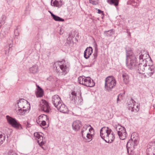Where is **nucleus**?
I'll return each instance as SVG.
<instances>
[{
    "label": "nucleus",
    "mask_w": 155,
    "mask_h": 155,
    "mask_svg": "<svg viewBox=\"0 0 155 155\" xmlns=\"http://www.w3.org/2000/svg\"><path fill=\"white\" fill-rule=\"evenodd\" d=\"M89 2L90 3L93 5H96L98 3V0H89Z\"/></svg>",
    "instance_id": "f704fd0d"
},
{
    "label": "nucleus",
    "mask_w": 155,
    "mask_h": 155,
    "mask_svg": "<svg viewBox=\"0 0 155 155\" xmlns=\"http://www.w3.org/2000/svg\"><path fill=\"white\" fill-rule=\"evenodd\" d=\"M133 145L134 147L135 148V147L136 146L137 144H138V141L137 140H136V139H134V140H133Z\"/></svg>",
    "instance_id": "58836bf2"
},
{
    "label": "nucleus",
    "mask_w": 155,
    "mask_h": 155,
    "mask_svg": "<svg viewBox=\"0 0 155 155\" xmlns=\"http://www.w3.org/2000/svg\"><path fill=\"white\" fill-rule=\"evenodd\" d=\"M108 127H102L100 130V135L101 138L104 140L106 139V136H107L109 130H110Z\"/></svg>",
    "instance_id": "f8f14e48"
},
{
    "label": "nucleus",
    "mask_w": 155,
    "mask_h": 155,
    "mask_svg": "<svg viewBox=\"0 0 155 155\" xmlns=\"http://www.w3.org/2000/svg\"><path fill=\"white\" fill-rule=\"evenodd\" d=\"M8 155H17V154L14 151L12 150H10L8 153Z\"/></svg>",
    "instance_id": "4c0bfd02"
},
{
    "label": "nucleus",
    "mask_w": 155,
    "mask_h": 155,
    "mask_svg": "<svg viewBox=\"0 0 155 155\" xmlns=\"http://www.w3.org/2000/svg\"><path fill=\"white\" fill-rule=\"evenodd\" d=\"M6 118L8 123L12 127L17 129L21 130L22 129L21 125L14 118L8 115L6 116Z\"/></svg>",
    "instance_id": "423d86ee"
},
{
    "label": "nucleus",
    "mask_w": 155,
    "mask_h": 155,
    "mask_svg": "<svg viewBox=\"0 0 155 155\" xmlns=\"http://www.w3.org/2000/svg\"><path fill=\"white\" fill-rule=\"evenodd\" d=\"M114 134L113 132L110 129L109 130V132L107 136H106L104 141L108 143H111L114 140Z\"/></svg>",
    "instance_id": "9d476101"
},
{
    "label": "nucleus",
    "mask_w": 155,
    "mask_h": 155,
    "mask_svg": "<svg viewBox=\"0 0 155 155\" xmlns=\"http://www.w3.org/2000/svg\"><path fill=\"white\" fill-rule=\"evenodd\" d=\"M93 52V49L90 47H87L85 50L84 53V57L86 59H88Z\"/></svg>",
    "instance_id": "4468645a"
},
{
    "label": "nucleus",
    "mask_w": 155,
    "mask_h": 155,
    "mask_svg": "<svg viewBox=\"0 0 155 155\" xmlns=\"http://www.w3.org/2000/svg\"><path fill=\"white\" fill-rule=\"evenodd\" d=\"M8 4H9L12 3L13 1V0H6Z\"/></svg>",
    "instance_id": "49530a36"
},
{
    "label": "nucleus",
    "mask_w": 155,
    "mask_h": 155,
    "mask_svg": "<svg viewBox=\"0 0 155 155\" xmlns=\"http://www.w3.org/2000/svg\"><path fill=\"white\" fill-rule=\"evenodd\" d=\"M29 71L30 73L35 74L37 73L38 71V65L36 64L33 65L32 67L29 68Z\"/></svg>",
    "instance_id": "6ab92c4d"
},
{
    "label": "nucleus",
    "mask_w": 155,
    "mask_h": 155,
    "mask_svg": "<svg viewBox=\"0 0 155 155\" xmlns=\"http://www.w3.org/2000/svg\"><path fill=\"white\" fill-rule=\"evenodd\" d=\"M126 65L130 69L134 68L136 65V57L132 50H126Z\"/></svg>",
    "instance_id": "f257e3e1"
},
{
    "label": "nucleus",
    "mask_w": 155,
    "mask_h": 155,
    "mask_svg": "<svg viewBox=\"0 0 155 155\" xmlns=\"http://www.w3.org/2000/svg\"><path fill=\"white\" fill-rule=\"evenodd\" d=\"M93 130H94V129L92 127H91V128H90L89 130V131L90 132H91V131H93Z\"/></svg>",
    "instance_id": "3c124183"
},
{
    "label": "nucleus",
    "mask_w": 155,
    "mask_h": 155,
    "mask_svg": "<svg viewBox=\"0 0 155 155\" xmlns=\"http://www.w3.org/2000/svg\"><path fill=\"white\" fill-rule=\"evenodd\" d=\"M53 1V0H51V4H52V2Z\"/></svg>",
    "instance_id": "4d7b16f0"
},
{
    "label": "nucleus",
    "mask_w": 155,
    "mask_h": 155,
    "mask_svg": "<svg viewBox=\"0 0 155 155\" xmlns=\"http://www.w3.org/2000/svg\"><path fill=\"white\" fill-rule=\"evenodd\" d=\"M12 44H10L9 45V48H11L12 46Z\"/></svg>",
    "instance_id": "864d4df0"
},
{
    "label": "nucleus",
    "mask_w": 155,
    "mask_h": 155,
    "mask_svg": "<svg viewBox=\"0 0 155 155\" xmlns=\"http://www.w3.org/2000/svg\"><path fill=\"white\" fill-rule=\"evenodd\" d=\"M144 54H141L139 57L140 63L138 66V71L139 73L143 74L145 70V67H147L146 60Z\"/></svg>",
    "instance_id": "39448f33"
},
{
    "label": "nucleus",
    "mask_w": 155,
    "mask_h": 155,
    "mask_svg": "<svg viewBox=\"0 0 155 155\" xmlns=\"http://www.w3.org/2000/svg\"><path fill=\"white\" fill-rule=\"evenodd\" d=\"M116 82L112 76L107 77L105 79V87L106 90L109 91L112 90L116 85Z\"/></svg>",
    "instance_id": "f03ea898"
},
{
    "label": "nucleus",
    "mask_w": 155,
    "mask_h": 155,
    "mask_svg": "<svg viewBox=\"0 0 155 155\" xmlns=\"http://www.w3.org/2000/svg\"><path fill=\"white\" fill-rule=\"evenodd\" d=\"M135 109H134V111H135L137 112L138 111L139 109V106L137 105L135 106Z\"/></svg>",
    "instance_id": "37998d69"
},
{
    "label": "nucleus",
    "mask_w": 155,
    "mask_h": 155,
    "mask_svg": "<svg viewBox=\"0 0 155 155\" xmlns=\"http://www.w3.org/2000/svg\"><path fill=\"white\" fill-rule=\"evenodd\" d=\"M96 10H100V9H98L97 8H96Z\"/></svg>",
    "instance_id": "13d9d810"
},
{
    "label": "nucleus",
    "mask_w": 155,
    "mask_h": 155,
    "mask_svg": "<svg viewBox=\"0 0 155 155\" xmlns=\"http://www.w3.org/2000/svg\"><path fill=\"white\" fill-rule=\"evenodd\" d=\"M37 89L38 91H41L43 90L39 86L37 85Z\"/></svg>",
    "instance_id": "8fccbe9b"
},
{
    "label": "nucleus",
    "mask_w": 155,
    "mask_h": 155,
    "mask_svg": "<svg viewBox=\"0 0 155 155\" xmlns=\"http://www.w3.org/2000/svg\"><path fill=\"white\" fill-rule=\"evenodd\" d=\"M70 99L72 101H75L76 99H77V97L76 96H71L70 95Z\"/></svg>",
    "instance_id": "a19ab883"
},
{
    "label": "nucleus",
    "mask_w": 155,
    "mask_h": 155,
    "mask_svg": "<svg viewBox=\"0 0 155 155\" xmlns=\"http://www.w3.org/2000/svg\"><path fill=\"white\" fill-rule=\"evenodd\" d=\"M31 124L28 122H27V124H26V127H31Z\"/></svg>",
    "instance_id": "de8ad7c7"
},
{
    "label": "nucleus",
    "mask_w": 155,
    "mask_h": 155,
    "mask_svg": "<svg viewBox=\"0 0 155 155\" xmlns=\"http://www.w3.org/2000/svg\"><path fill=\"white\" fill-rule=\"evenodd\" d=\"M82 126L81 123L79 120L74 121L72 124V127L74 130H78Z\"/></svg>",
    "instance_id": "2eb2a0df"
},
{
    "label": "nucleus",
    "mask_w": 155,
    "mask_h": 155,
    "mask_svg": "<svg viewBox=\"0 0 155 155\" xmlns=\"http://www.w3.org/2000/svg\"><path fill=\"white\" fill-rule=\"evenodd\" d=\"M6 19V17L4 15H2V20L0 22V27L1 26L4 25L5 23V20Z\"/></svg>",
    "instance_id": "2f4dec72"
},
{
    "label": "nucleus",
    "mask_w": 155,
    "mask_h": 155,
    "mask_svg": "<svg viewBox=\"0 0 155 155\" xmlns=\"http://www.w3.org/2000/svg\"><path fill=\"white\" fill-rule=\"evenodd\" d=\"M123 81L125 84H127L129 82V76L126 73H123L122 74Z\"/></svg>",
    "instance_id": "5701e85b"
},
{
    "label": "nucleus",
    "mask_w": 155,
    "mask_h": 155,
    "mask_svg": "<svg viewBox=\"0 0 155 155\" xmlns=\"http://www.w3.org/2000/svg\"><path fill=\"white\" fill-rule=\"evenodd\" d=\"M38 143L40 146H43L44 144V143L43 141H41L40 143H39V140H38Z\"/></svg>",
    "instance_id": "c03bdc74"
},
{
    "label": "nucleus",
    "mask_w": 155,
    "mask_h": 155,
    "mask_svg": "<svg viewBox=\"0 0 155 155\" xmlns=\"http://www.w3.org/2000/svg\"><path fill=\"white\" fill-rule=\"evenodd\" d=\"M34 136L37 137L38 139H40V140H41V138L42 139L43 137L42 136H41L38 133H34Z\"/></svg>",
    "instance_id": "72a5a7b5"
},
{
    "label": "nucleus",
    "mask_w": 155,
    "mask_h": 155,
    "mask_svg": "<svg viewBox=\"0 0 155 155\" xmlns=\"http://www.w3.org/2000/svg\"><path fill=\"white\" fill-rule=\"evenodd\" d=\"M87 127L86 126H84L83 128L82 129L81 131L82 136V137H83L84 139H85V137H84V132L87 131Z\"/></svg>",
    "instance_id": "7c9ffc66"
},
{
    "label": "nucleus",
    "mask_w": 155,
    "mask_h": 155,
    "mask_svg": "<svg viewBox=\"0 0 155 155\" xmlns=\"http://www.w3.org/2000/svg\"><path fill=\"white\" fill-rule=\"evenodd\" d=\"M148 69L147 72V76L146 75H145V77H149L151 76L155 72L154 68L153 66L148 65Z\"/></svg>",
    "instance_id": "dca6fc26"
},
{
    "label": "nucleus",
    "mask_w": 155,
    "mask_h": 155,
    "mask_svg": "<svg viewBox=\"0 0 155 155\" xmlns=\"http://www.w3.org/2000/svg\"><path fill=\"white\" fill-rule=\"evenodd\" d=\"M127 152L128 154H131V153L133 152V150L134 148V147H127Z\"/></svg>",
    "instance_id": "c9c22d12"
},
{
    "label": "nucleus",
    "mask_w": 155,
    "mask_h": 155,
    "mask_svg": "<svg viewBox=\"0 0 155 155\" xmlns=\"http://www.w3.org/2000/svg\"><path fill=\"white\" fill-rule=\"evenodd\" d=\"M41 147L44 150H45V149L42 146H41Z\"/></svg>",
    "instance_id": "5fc2aeb1"
},
{
    "label": "nucleus",
    "mask_w": 155,
    "mask_h": 155,
    "mask_svg": "<svg viewBox=\"0 0 155 155\" xmlns=\"http://www.w3.org/2000/svg\"><path fill=\"white\" fill-rule=\"evenodd\" d=\"M5 135L3 133L0 132V145L2 144L5 141Z\"/></svg>",
    "instance_id": "a878e982"
},
{
    "label": "nucleus",
    "mask_w": 155,
    "mask_h": 155,
    "mask_svg": "<svg viewBox=\"0 0 155 155\" xmlns=\"http://www.w3.org/2000/svg\"><path fill=\"white\" fill-rule=\"evenodd\" d=\"M17 104L18 108H23L27 110H30V104L27 101L24 99H20L18 101Z\"/></svg>",
    "instance_id": "6e6552de"
},
{
    "label": "nucleus",
    "mask_w": 155,
    "mask_h": 155,
    "mask_svg": "<svg viewBox=\"0 0 155 155\" xmlns=\"http://www.w3.org/2000/svg\"><path fill=\"white\" fill-rule=\"evenodd\" d=\"M97 56V50L93 54V58L91 62L94 64L96 61V58Z\"/></svg>",
    "instance_id": "cd10ccee"
},
{
    "label": "nucleus",
    "mask_w": 155,
    "mask_h": 155,
    "mask_svg": "<svg viewBox=\"0 0 155 155\" xmlns=\"http://www.w3.org/2000/svg\"><path fill=\"white\" fill-rule=\"evenodd\" d=\"M54 6L60 7L63 4V2L61 0H54L52 3ZM52 5V4H51Z\"/></svg>",
    "instance_id": "4be33fe9"
},
{
    "label": "nucleus",
    "mask_w": 155,
    "mask_h": 155,
    "mask_svg": "<svg viewBox=\"0 0 155 155\" xmlns=\"http://www.w3.org/2000/svg\"><path fill=\"white\" fill-rule=\"evenodd\" d=\"M115 127L120 139L122 140L125 139L127 137L125 128L119 124L116 125Z\"/></svg>",
    "instance_id": "0eeeda50"
},
{
    "label": "nucleus",
    "mask_w": 155,
    "mask_h": 155,
    "mask_svg": "<svg viewBox=\"0 0 155 155\" xmlns=\"http://www.w3.org/2000/svg\"><path fill=\"white\" fill-rule=\"evenodd\" d=\"M2 71V70L0 69V78H1L2 77V75L1 74V72Z\"/></svg>",
    "instance_id": "603ef678"
},
{
    "label": "nucleus",
    "mask_w": 155,
    "mask_h": 155,
    "mask_svg": "<svg viewBox=\"0 0 155 155\" xmlns=\"http://www.w3.org/2000/svg\"><path fill=\"white\" fill-rule=\"evenodd\" d=\"M14 34L15 36H17L19 35V33L17 29H16L14 30Z\"/></svg>",
    "instance_id": "79ce46f5"
},
{
    "label": "nucleus",
    "mask_w": 155,
    "mask_h": 155,
    "mask_svg": "<svg viewBox=\"0 0 155 155\" xmlns=\"http://www.w3.org/2000/svg\"><path fill=\"white\" fill-rule=\"evenodd\" d=\"M36 95L37 97H41L43 95V90L38 91L36 93Z\"/></svg>",
    "instance_id": "c756f323"
},
{
    "label": "nucleus",
    "mask_w": 155,
    "mask_h": 155,
    "mask_svg": "<svg viewBox=\"0 0 155 155\" xmlns=\"http://www.w3.org/2000/svg\"><path fill=\"white\" fill-rule=\"evenodd\" d=\"M71 96H76V94L75 91H73L71 92Z\"/></svg>",
    "instance_id": "a18cd8bd"
},
{
    "label": "nucleus",
    "mask_w": 155,
    "mask_h": 155,
    "mask_svg": "<svg viewBox=\"0 0 155 155\" xmlns=\"http://www.w3.org/2000/svg\"><path fill=\"white\" fill-rule=\"evenodd\" d=\"M124 96V94H120L118 95L117 99V103L118 101H121L123 98Z\"/></svg>",
    "instance_id": "473e14b6"
},
{
    "label": "nucleus",
    "mask_w": 155,
    "mask_h": 155,
    "mask_svg": "<svg viewBox=\"0 0 155 155\" xmlns=\"http://www.w3.org/2000/svg\"><path fill=\"white\" fill-rule=\"evenodd\" d=\"M93 137H94V135L93 134H91L90 133H87L86 135L87 139L85 138L84 139V141L86 142H89L92 140Z\"/></svg>",
    "instance_id": "b1692460"
},
{
    "label": "nucleus",
    "mask_w": 155,
    "mask_h": 155,
    "mask_svg": "<svg viewBox=\"0 0 155 155\" xmlns=\"http://www.w3.org/2000/svg\"><path fill=\"white\" fill-rule=\"evenodd\" d=\"M87 131H86V132H84V134H87Z\"/></svg>",
    "instance_id": "6e6d98bb"
},
{
    "label": "nucleus",
    "mask_w": 155,
    "mask_h": 155,
    "mask_svg": "<svg viewBox=\"0 0 155 155\" xmlns=\"http://www.w3.org/2000/svg\"><path fill=\"white\" fill-rule=\"evenodd\" d=\"M133 139L131 138L128 141L127 144V147H134L133 144Z\"/></svg>",
    "instance_id": "c85d7f7f"
},
{
    "label": "nucleus",
    "mask_w": 155,
    "mask_h": 155,
    "mask_svg": "<svg viewBox=\"0 0 155 155\" xmlns=\"http://www.w3.org/2000/svg\"><path fill=\"white\" fill-rule=\"evenodd\" d=\"M42 103L40 105L41 110L47 113H49L50 107L49 106L48 103L45 100H42Z\"/></svg>",
    "instance_id": "1a4fd4ad"
},
{
    "label": "nucleus",
    "mask_w": 155,
    "mask_h": 155,
    "mask_svg": "<svg viewBox=\"0 0 155 155\" xmlns=\"http://www.w3.org/2000/svg\"><path fill=\"white\" fill-rule=\"evenodd\" d=\"M98 13L99 14L102 13V15H104L103 12L102 11V10H98Z\"/></svg>",
    "instance_id": "09e8293b"
},
{
    "label": "nucleus",
    "mask_w": 155,
    "mask_h": 155,
    "mask_svg": "<svg viewBox=\"0 0 155 155\" xmlns=\"http://www.w3.org/2000/svg\"><path fill=\"white\" fill-rule=\"evenodd\" d=\"M18 109L17 110V112L18 115H24L26 113L28 112L29 110H27L23 108H18Z\"/></svg>",
    "instance_id": "412c9836"
},
{
    "label": "nucleus",
    "mask_w": 155,
    "mask_h": 155,
    "mask_svg": "<svg viewBox=\"0 0 155 155\" xmlns=\"http://www.w3.org/2000/svg\"><path fill=\"white\" fill-rule=\"evenodd\" d=\"M41 118L43 119L41 121H39V123L40 122H41V125L43 126H45L46 125V121L44 120V119H46V120H48V117L45 114L41 115L39 116L38 117L39 119H41Z\"/></svg>",
    "instance_id": "f3484780"
},
{
    "label": "nucleus",
    "mask_w": 155,
    "mask_h": 155,
    "mask_svg": "<svg viewBox=\"0 0 155 155\" xmlns=\"http://www.w3.org/2000/svg\"><path fill=\"white\" fill-rule=\"evenodd\" d=\"M107 1L110 5H114L116 7L118 5L119 0H107Z\"/></svg>",
    "instance_id": "393cba45"
},
{
    "label": "nucleus",
    "mask_w": 155,
    "mask_h": 155,
    "mask_svg": "<svg viewBox=\"0 0 155 155\" xmlns=\"http://www.w3.org/2000/svg\"><path fill=\"white\" fill-rule=\"evenodd\" d=\"M48 12L50 13L51 14V16L56 21H64V19L58 16H56L53 13H52L49 10H48Z\"/></svg>",
    "instance_id": "aec40b11"
},
{
    "label": "nucleus",
    "mask_w": 155,
    "mask_h": 155,
    "mask_svg": "<svg viewBox=\"0 0 155 155\" xmlns=\"http://www.w3.org/2000/svg\"><path fill=\"white\" fill-rule=\"evenodd\" d=\"M78 35V34H77L76 35V36H77Z\"/></svg>",
    "instance_id": "bf43d9fd"
},
{
    "label": "nucleus",
    "mask_w": 155,
    "mask_h": 155,
    "mask_svg": "<svg viewBox=\"0 0 155 155\" xmlns=\"http://www.w3.org/2000/svg\"><path fill=\"white\" fill-rule=\"evenodd\" d=\"M79 83L87 87H92L95 85L94 81L90 77L80 76L78 78Z\"/></svg>",
    "instance_id": "7ed1b4c3"
},
{
    "label": "nucleus",
    "mask_w": 155,
    "mask_h": 155,
    "mask_svg": "<svg viewBox=\"0 0 155 155\" xmlns=\"http://www.w3.org/2000/svg\"><path fill=\"white\" fill-rule=\"evenodd\" d=\"M58 62V66L56 68V71L57 73H62V74L65 75L69 71V68L67 66L64 60L61 61H57L55 63Z\"/></svg>",
    "instance_id": "20e7f679"
},
{
    "label": "nucleus",
    "mask_w": 155,
    "mask_h": 155,
    "mask_svg": "<svg viewBox=\"0 0 155 155\" xmlns=\"http://www.w3.org/2000/svg\"><path fill=\"white\" fill-rule=\"evenodd\" d=\"M7 33V32L5 31H2L1 33V37L2 38L5 37L6 36Z\"/></svg>",
    "instance_id": "e433bc0d"
},
{
    "label": "nucleus",
    "mask_w": 155,
    "mask_h": 155,
    "mask_svg": "<svg viewBox=\"0 0 155 155\" xmlns=\"http://www.w3.org/2000/svg\"><path fill=\"white\" fill-rule=\"evenodd\" d=\"M114 31L113 29L107 31H104V34L107 37L110 36L114 34Z\"/></svg>",
    "instance_id": "bb28decb"
},
{
    "label": "nucleus",
    "mask_w": 155,
    "mask_h": 155,
    "mask_svg": "<svg viewBox=\"0 0 155 155\" xmlns=\"http://www.w3.org/2000/svg\"><path fill=\"white\" fill-rule=\"evenodd\" d=\"M52 102L54 105L56 107L62 102L60 97L58 95H55L52 97Z\"/></svg>",
    "instance_id": "9b49d317"
},
{
    "label": "nucleus",
    "mask_w": 155,
    "mask_h": 155,
    "mask_svg": "<svg viewBox=\"0 0 155 155\" xmlns=\"http://www.w3.org/2000/svg\"><path fill=\"white\" fill-rule=\"evenodd\" d=\"M73 33H74V32H73ZM74 37L75 35H74V34H73L72 33H71V34H69L68 38L70 40L71 39V40H72V38H73Z\"/></svg>",
    "instance_id": "ea45409f"
},
{
    "label": "nucleus",
    "mask_w": 155,
    "mask_h": 155,
    "mask_svg": "<svg viewBox=\"0 0 155 155\" xmlns=\"http://www.w3.org/2000/svg\"><path fill=\"white\" fill-rule=\"evenodd\" d=\"M56 108L60 112L64 113H68V110L66 106L63 104L62 102L60 104V105H59Z\"/></svg>",
    "instance_id": "ddd939ff"
},
{
    "label": "nucleus",
    "mask_w": 155,
    "mask_h": 155,
    "mask_svg": "<svg viewBox=\"0 0 155 155\" xmlns=\"http://www.w3.org/2000/svg\"><path fill=\"white\" fill-rule=\"evenodd\" d=\"M135 101L132 98H131L129 101L128 102V106L130 109L132 111H134V109H135Z\"/></svg>",
    "instance_id": "a211bd4d"
}]
</instances>
